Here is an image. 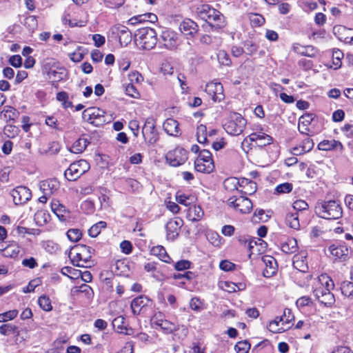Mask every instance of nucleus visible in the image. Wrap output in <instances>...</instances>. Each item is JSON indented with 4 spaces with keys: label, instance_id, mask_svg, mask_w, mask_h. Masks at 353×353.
Here are the masks:
<instances>
[{
    "label": "nucleus",
    "instance_id": "obj_61",
    "mask_svg": "<svg viewBox=\"0 0 353 353\" xmlns=\"http://www.w3.org/2000/svg\"><path fill=\"white\" fill-rule=\"evenodd\" d=\"M81 208L86 214H92L94 212V205L91 201H85L81 203Z\"/></svg>",
    "mask_w": 353,
    "mask_h": 353
},
{
    "label": "nucleus",
    "instance_id": "obj_62",
    "mask_svg": "<svg viewBox=\"0 0 353 353\" xmlns=\"http://www.w3.org/2000/svg\"><path fill=\"white\" fill-rule=\"evenodd\" d=\"M251 23L254 26H261L265 23V19L261 14H253L250 17Z\"/></svg>",
    "mask_w": 353,
    "mask_h": 353
},
{
    "label": "nucleus",
    "instance_id": "obj_52",
    "mask_svg": "<svg viewBox=\"0 0 353 353\" xmlns=\"http://www.w3.org/2000/svg\"><path fill=\"white\" fill-rule=\"evenodd\" d=\"M45 123L48 126L56 130L63 131L64 130V128L59 124L57 119L53 116H48L46 118Z\"/></svg>",
    "mask_w": 353,
    "mask_h": 353
},
{
    "label": "nucleus",
    "instance_id": "obj_57",
    "mask_svg": "<svg viewBox=\"0 0 353 353\" xmlns=\"http://www.w3.org/2000/svg\"><path fill=\"white\" fill-rule=\"evenodd\" d=\"M74 254L75 255L71 258L72 265L78 267H85L84 264H80L79 262L83 261L84 263V259L81 253L77 251H72L70 250V254Z\"/></svg>",
    "mask_w": 353,
    "mask_h": 353
},
{
    "label": "nucleus",
    "instance_id": "obj_26",
    "mask_svg": "<svg viewBox=\"0 0 353 353\" xmlns=\"http://www.w3.org/2000/svg\"><path fill=\"white\" fill-rule=\"evenodd\" d=\"M299 216V214L297 212L288 210L285 215V224L292 229L299 230L300 228Z\"/></svg>",
    "mask_w": 353,
    "mask_h": 353
},
{
    "label": "nucleus",
    "instance_id": "obj_13",
    "mask_svg": "<svg viewBox=\"0 0 353 353\" xmlns=\"http://www.w3.org/2000/svg\"><path fill=\"white\" fill-rule=\"evenodd\" d=\"M112 33L119 37L121 46H127L132 41V33L125 26L117 24L112 28Z\"/></svg>",
    "mask_w": 353,
    "mask_h": 353
},
{
    "label": "nucleus",
    "instance_id": "obj_3",
    "mask_svg": "<svg viewBox=\"0 0 353 353\" xmlns=\"http://www.w3.org/2000/svg\"><path fill=\"white\" fill-rule=\"evenodd\" d=\"M134 41L141 48L150 50L157 43V32L153 28L148 27L139 28L134 35Z\"/></svg>",
    "mask_w": 353,
    "mask_h": 353
},
{
    "label": "nucleus",
    "instance_id": "obj_21",
    "mask_svg": "<svg viewBox=\"0 0 353 353\" xmlns=\"http://www.w3.org/2000/svg\"><path fill=\"white\" fill-rule=\"evenodd\" d=\"M179 125V124L176 120L169 118L164 121L163 128L168 134L170 136L178 137L181 134Z\"/></svg>",
    "mask_w": 353,
    "mask_h": 353
},
{
    "label": "nucleus",
    "instance_id": "obj_58",
    "mask_svg": "<svg viewBox=\"0 0 353 353\" xmlns=\"http://www.w3.org/2000/svg\"><path fill=\"white\" fill-rule=\"evenodd\" d=\"M294 316L292 312V310L288 308H285L283 311V316H280L279 321H283V324H288L294 321Z\"/></svg>",
    "mask_w": 353,
    "mask_h": 353
},
{
    "label": "nucleus",
    "instance_id": "obj_20",
    "mask_svg": "<svg viewBox=\"0 0 353 353\" xmlns=\"http://www.w3.org/2000/svg\"><path fill=\"white\" fill-rule=\"evenodd\" d=\"M314 119V115L312 114H306L301 117L299 121L298 126L299 132L307 136L311 135L309 125L311 124Z\"/></svg>",
    "mask_w": 353,
    "mask_h": 353
},
{
    "label": "nucleus",
    "instance_id": "obj_1",
    "mask_svg": "<svg viewBox=\"0 0 353 353\" xmlns=\"http://www.w3.org/2000/svg\"><path fill=\"white\" fill-rule=\"evenodd\" d=\"M314 210L318 216L328 220L338 219L343 214L341 204L335 200L318 201Z\"/></svg>",
    "mask_w": 353,
    "mask_h": 353
},
{
    "label": "nucleus",
    "instance_id": "obj_36",
    "mask_svg": "<svg viewBox=\"0 0 353 353\" xmlns=\"http://www.w3.org/2000/svg\"><path fill=\"white\" fill-rule=\"evenodd\" d=\"M106 226H107L106 222L102 221L94 224L88 230L89 236L92 238L97 237L101 233V229L106 228Z\"/></svg>",
    "mask_w": 353,
    "mask_h": 353
},
{
    "label": "nucleus",
    "instance_id": "obj_46",
    "mask_svg": "<svg viewBox=\"0 0 353 353\" xmlns=\"http://www.w3.org/2000/svg\"><path fill=\"white\" fill-rule=\"evenodd\" d=\"M266 134L264 132H253L250 134L249 136L245 137L241 143L242 146H243L245 143H248L249 141L256 143L260 139H262Z\"/></svg>",
    "mask_w": 353,
    "mask_h": 353
},
{
    "label": "nucleus",
    "instance_id": "obj_12",
    "mask_svg": "<svg viewBox=\"0 0 353 353\" xmlns=\"http://www.w3.org/2000/svg\"><path fill=\"white\" fill-rule=\"evenodd\" d=\"M183 225V221L179 217L170 219L165 225L166 237L169 241L175 240L179 236V231Z\"/></svg>",
    "mask_w": 353,
    "mask_h": 353
},
{
    "label": "nucleus",
    "instance_id": "obj_25",
    "mask_svg": "<svg viewBox=\"0 0 353 353\" xmlns=\"http://www.w3.org/2000/svg\"><path fill=\"white\" fill-rule=\"evenodd\" d=\"M21 332L22 331L19 330L17 325L12 323H6L0 326V334L1 335L10 336L11 334H14L16 341L19 340V337L20 336Z\"/></svg>",
    "mask_w": 353,
    "mask_h": 353
},
{
    "label": "nucleus",
    "instance_id": "obj_44",
    "mask_svg": "<svg viewBox=\"0 0 353 353\" xmlns=\"http://www.w3.org/2000/svg\"><path fill=\"white\" fill-rule=\"evenodd\" d=\"M207 128L204 125H200L197 127V141L200 143H205L208 141L207 139Z\"/></svg>",
    "mask_w": 353,
    "mask_h": 353
},
{
    "label": "nucleus",
    "instance_id": "obj_47",
    "mask_svg": "<svg viewBox=\"0 0 353 353\" xmlns=\"http://www.w3.org/2000/svg\"><path fill=\"white\" fill-rule=\"evenodd\" d=\"M17 310H12L0 314V323H4L15 319L18 315Z\"/></svg>",
    "mask_w": 353,
    "mask_h": 353
},
{
    "label": "nucleus",
    "instance_id": "obj_43",
    "mask_svg": "<svg viewBox=\"0 0 353 353\" xmlns=\"http://www.w3.org/2000/svg\"><path fill=\"white\" fill-rule=\"evenodd\" d=\"M51 209L59 217H63V213L66 212L65 207L61 204L59 201H54L51 203Z\"/></svg>",
    "mask_w": 353,
    "mask_h": 353
},
{
    "label": "nucleus",
    "instance_id": "obj_60",
    "mask_svg": "<svg viewBox=\"0 0 353 353\" xmlns=\"http://www.w3.org/2000/svg\"><path fill=\"white\" fill-rule=\"evenodd\" d=\"M196 159H201L203 162L213 163L211 152L208 150H202L200 151L199 157Z\"/></svg>",
    "mask_w": 353,
    "mask_h": 353
},
{
    "label": "nucleus",
    "instance_id": "obj_35",
    "mask_svg": "<svg viewBox=\"0 0 353 353\" xmlns=\"http://www.w3.org/2000/svg\"><path fill=\"white\" fill-rule=\"evenodd\" d=\"M23 24L30 32H34L38 27L37 17L32 15L26 17L24 19Z\"/></svg>",
    "mask_w": 353,
    "mask_h": 353
},
{
    "label": "nucleus",
    "instance_id": "obj_33",
    "mask_svg": "<svg viewBox=\"0 0 353 353\" xmlns=\"http://www.w3.org/2000/svg\"><path fill=\"white\" fill-rule=\"evenodd\" d=\"M89 141L85 138H79L77 139L72 146L71 152L75 154L83 152L89 145Z\"/></svg>",
    "mask_w": 353,
    "mask_h": 353
},
{
    "label": "nucleus",
    "instance_id": "obj_15",
    "mask_svg": "<svg viewBox=\"0 0 353 353\" xmlns=\"http://www.w3.org/2000/svg\"><path fill=\"white\" fill-rule=\"evenodd\" d=\"M205 91L214 102H220L224 99L223 88L221 83L210 82L208 83Z\"/></svg>",
    "mask_w": 353,
    "mask_h": 353
},
{
    "label": "nucleus",
    "instance_id": "obj_32",
    "mask_svg": "<svg viewBox=\"0 0 353 353\" xmlns=\"http://www.w3.org/2000/svg\"><path fill=\"white\" fill-rule=\"evenodd\" d=\"M239 183V180L237 178L230 177L223 181V186L228 192H234L235 194H240V192L238 190Z\"/></svg>",
    "mask_w": 353,
    "mask_h": 353
},
{
    "label": "nucleus",
    "instance_id": "obj_14",
    "mask_svg": "<svg viewBox=\"0 0 353 353\" xmlns=\"http://www.w3.org/2000/svg\"><path fill=\"white\" fill-rule=\"evenodd\" d=\"M328 250L336 260L346 261L350 258L349 250L344 243H333L330 245Z\"/></svg>",
    "mask_w": 353,
    "mask_h": 353
},
{
    "label": "nucleus",
    "instance_id": "obj_16",
    "mask_svg": "<svg viewBox=\"0 0 353 353\" xmlns=\"http://www.w3.org/2000/svg\"><path fill=\"white\" fill-rule=\"evenodd\" d=\"M314 294L319 303L325 306H331L335 302L334 294L331 292L327 291V290H324L321 287L316 288L314 290Z\"/></svg>",
    "mask_w": 353,
    "mask_h": 353
},
{
    "label": "nucleus",
    "instance_id": "obj_54",
    "mask_svg": "<svg viewBox=\"0 0 353 353\" xmlns=\"http://www.w3.org/2000/svg\"><path fill=\"white\" fill-rule=\"evenodd\" d=\"M194 277H195L194 273H193L192 272H190V271L185 272L183 274L182 273L174 274L173 276V278L174 279L183 280L181 282V283H183V284L185 283V281H184L185 280L190 281V280L193 279Z\"/></svg>",
    "mask_w": 353,
    "mask_h": 353
},
{
    "label": "nucleus",
    "instance_id": "obj_48",
    "mask_svg": "<svg viewBox=\"0 0 353 353\" xmlns=\"http://www.w3.org/2000/svg\"><path fill=\"white\" fill-rule=\"evenodd\" d=\"M189 216H192V218L191 219L192 221H198L203 216V211L201 207L194 205L193 208L190 209Z\"/></svg>",
    "mask_w": 353,
    "mask_h": 353
},
{
    "label": "nucleus",
    "instance_id": "obj_24",
    "mask_svg": "<svg viewBox=\"0 0 353 353\" xmlns=\"http://www.w3.org/2000/svg\"><path fill=\"white\" fill-rule=\"evenodd\" d=\"M318 148L320 150H338L340 151L343 150V144L336 140H323L321 141L318 145Z\"/></svg>",
    "mask_w": 353,
    "mask_h": 353
},
{
    "label": "nucleus",
    "instance_id": "obj_22",
    "mask_svg": "<svg viewBox=\"0 0 353 353\" xmlns=\"http://www.w3.org/2000/svg\"><path fill=\"white\" fill-rule=\"evenodd\" d=\"M59 187V183L56 179H48L41 182L40 189L44 194H52Z\"/></svg>",
    "mask_w": 353,
    "mask_h": 353
},
{
    "label": "nucleus",
    "instance_id": "obj_29",
    "mask_svg": "<svg viewBox=\"0 0 353 353\" xmlns=\"http://www.w3.org/2000/svg\"><path fill=\"white\" fill-rule=\"evenodd\" d=\"M305 258V252L295 254L293 256V266L301 272H305L307 268V264L303 259Z\"/></svg>",
    "mask_w": 353,
    "mask_h": 353
},
{
    "label": "nucleus",
    "instance_id": "obj_6",
    "mask_svg": "<svg viewBox=\"0 0 353 353\" xmlns=\"http://www.w3.org/2000/svg\"><path fill=\"white\" fill-rule=\"evenodd\" d=\"M230 207L243 214L249 213L252 209V203L248 198L240 194H234L228 199Z\"/></svg>",
    "mask_w": 353,
    "mask_h": 353
},
{
    "label": "nucleus",
    "instance_id": "obj_5",
    "mask_svg": "<svg viewBox=\"0 0 353 353\" xmlns=\"http://www.w3.org/2000/svg\"><path fill=\"white\" fill-rule=\"evenodd\" d=\"M89 169L90 165L88 161L81 159L71 163L69 168L64 172V176L68 181H74Z\"/></svg>",
    "mask_w": 353,
    "mask_h": 353
},
{
    "label": "nucleus",
    "instance_id": "obj_19",
    "mask_svg": "<svg viewBox=\"0 0 353 353\" xmlns=\"http://www.w3.org/2000/svg\"><path fill=\"white\" fill-rule=\"evenodd\" d=\"M334 32L335 34H339L338 36L339 40L345 43L353 44V30L340 26L334 28Z\"/></svg>",
    "mask_w": 353,
    "mask_h": 353
},
{
    "label": "nucleus",
    "instance_id": "obj_41",
    "mask_svg": "<svg viewBox=\"0 0 353 353\" xmlns=\"http://www.w3.org/2000/svg\"><path fill=\"white\" fill-rule=\"evenodd\" d=\"M319 282L323 285L322 288L330 292L334 288V284L330 277L326 274H322L319 278Z\"/></svg>",
    "mask_w": 353,
    "mask_h": 353
},
{
    "label": "nucleus",
    "instance_id": "obj_45",
    "mask_svg": "<svg viewBox=\"0 0 353 353\" xmlns=\"http://www.w3.org/2000/svg\"><path fill=\"white\" fill-rule=\"evenodd\" d=\"M341 293L347 297L353 296V283L350 281H343L341 285Z\"/></svg>",
    "mask_w": 353,
    "mask_h": 353
},
{
    "label": "nucleus",
    "instance_id": "obj_50",
    "mask_svg": "<svg viewBox=\"0 0 353 353\" xmlns=\"http://www.w3.org/2000/svg\"><path fill=\"white\" fill-rule=\"evenodd\" d=\"M49 216V214L46 211L38 210L34 214V220L37 224L42 225L48 221Z\"/></svg>",
    "mask_w": 353,
    "mask_h": 353
},
{
    "label": "nucleus",
    "instance_id": "obj_23",
    "mask_svg": "<svg viewBox=\"0 0 353 353\" xmlns=\"http://www.w3.org/2000/svg\"><path fill=\"white\" fill-rule=\"evenodd\" d=\"M179 29L185 34L194 36L198 31V25L190 19H186L180 23Z\"/></svg>",
    "mask_w": 353,
    "mask_h": 353
},
{
    "label": "nucleus",
    "instance_id": "obj_59",
    "mask_svg": "<svg viewBox=\"0 0 353 353\" xmlns=\"http://www.w3.org/2000/svg\"><path fill=\"white\" fill-rule=\"evenodd\" d=\"M293 185L290 183H284L276 187V192L278 194L289 193L292 190Z\"/></svg>",
    "mask_w": 353,
    "mask_h": 353
},
{
    "label": "nucleus",
    "instance_id": "obj_64",
    "mask_svg": "<svg viewBox=\"0 0 353 353\" xmlns=\"http://www.w3.org/2000/svg\"><path fill=\"white\" fill-rule=\"evenodd\" d=\"M124 323H125V318L122 316H119L113 319L112 325L114 327H117L119 332H121L123 331V330L125 328Z\"/></svg>",
    "mask_w": 353,
    "mask_h": 353
},
{
    "label": "nucleus",
    "instance_id": "obj_37",
    "mask_svg": "<svg viewBox=\"0 0 353 353\" xmlns=\"http://www.w3.org/2000/svg\"><path fill=\"white\" fill-rule=\"evenodd\" d=\"M344 54L339 49H334L332 52V65L334 69L337 70L341 67V59L343 58Z\"/></svg>",
    "mask_w": 353,
    "mask_h": 353
},
{
    "label": "nucleus",
    "instance_id": "obj_2",
    "mask_svg": "<svg viewBox=\"0 0 353 353\" xmlns=\"http://www.w3.org/2000/svg\"><path fill=\"white\" fill-rule=\"evenodd\" d=\"M197 15L208 22L212 27L221 28L224 26L223 14L208 4H202L196 8Z\"/></svg>",
    "mask_w": 353,
    "mask_h": 353
},
{
    "label": "nucleus",
    "instance_id": "obj_42",
    "mask_svg": "<svg viewBox=\"0 0 353 353\" xmlns=\"http://www.w3.org/2000/svg\"><path fill=\"white\" fill-rule=\"evenodd\" d=\"M259 48V45L252 40H246L243 43V49L248 55L254 54Z\"/></svg>",
    "mask_w": 353,
    "mask_h": 353
},
{
    "label": "nucleus",
    "instance_id": "obj_8",
    "mask_svg": "<svg viewBox=\"0 0 353 353\" xmlns=\"http://www.w3.org/2000/svg\"><path fill=\"white\" fill-rule=\"evenodd\" d=\"M142 134L148 145L154 144L159 139L158 132L155 128V121L153 118H148L142 128Z\"/></svg>",
    "mask_w": 353,
    "mask_h": 353
},
{
    "label": "nucleus",
    "instance_id": "obj_39",
    "mask_svg": "<svg viewBox=\"0 0 353 353\" xmlns=\"http://www.w3.org/2000/svg\"><path fill=\"white\" fill-rule=\"evenodd\" d=\"M309 205L304 200H296L292 204V211L294 212L303 213L308 210Z\"/></svg>",
    "mask_w": 353,
    "mask_h": 353
},
{
    "label": "nucleus",
    "instance_id": "obj_38",
    "mask_svg": "<svg viewBox=\"0 0 353 353\" xmlns=\"http://www.w3.org/2000/svg\"><path fill=\"white\" fill-rule=\"evenodd\" d=\"M158 327H159L165 334H170L178 330L177 326L174 323L165 319L161 321Z\"/></svg>",
    "mask_w": 353,
    "mask_h": 353
},
{
    "label": "nucleus",
    "instance_id": "obj_30",
    "mask_svg": "<svg viewBox=\"0 0 353 353\" xmlns=\"http://www.w3.org/2000/svg\"><path fill=\"white\" fill-rule=\"evenodd\" d=\"M151 252L154 255L157 256L159 259L163 262L170 263L172 261L165 249L161 245L153 247L151 250Z\"/></svg>",
    "mask_w": 353,
    "mask_h": 353
},
{
    "label": "nucleus",
    "instance_id": "obj_51",
    "mask_svg": "<svg viewBox=\"0 0 353 353\" xmlns=\"http://www.w3.org/2000/svg\"><path fill=\"white\" fill-rule=\"evenodd\" d=\"M38 303L41 308L46 312H49L52 309L51 301L49 297L43 295L39 298Z\"/></svg>",
    "mask_w": 353,
    "mask_h": 353
},
{
    "label": "nucleus",
    "instance_id": "obj_55",
    "mask_svg": "<svg viewBox=\"0 0 353 353\" xmlns=\"http://www.w3.org/2000/svg\"><path fill=\"white\" fill-rule=\"evenodd\" d=\"M220 287L225 291L232 293L236 292L238 290H240V288L234 283L230 281H223L221 283Z\"/></svg>",
    "mask_w": 353,
    "mask_h": 353
},
{
    "label": "nucleus",
    "instance_id": "obj_31",
    "mask_svg": "<svg viewBox=\"0 0 353 353\" xmlns=\"http://www.w3.org/2000/svg\"><path fill=\"white\" fill-rule=\"evenodd\" d=\"M297 249V241L294 238L288 239L281 245V250L288 254L296 252Z\"/></svg>",
    "mask_w": 353,
    "mask_h": 353
},
{
    "label": "nucleus",
    "instance_id": "obj_7",
    "mask_svg": "<svg viewBox=\"0 0 353 353\" xmlns=\"http://www.w3.org/2000/svg\"><path fill=\"white\" fill-rule=\"evenodd\" d=\"M105 112L96 107H90L83 110L82 117L90 123L97 125H101L105 122Z\"/></svg>",
    "mask_w": 353,
    "mask_h": 353
},
{
    "label": "nucleus",
    "instance_id": "obj_9",
    "mask_svg": "<svg viewBox=\"0 0 353 353\" xmlns=\"http://www.w3.org/2000/svg\"><path fill=\"white\" fill-rule=\"evenodd\" d=\"M166 161L171 166L177 167L185 163L188 159V152L181 148L169 151L165 155Z\"/></svg>",
    "mask_w": 353,
    "mask_h": 353
},
{
    "label": "nucleus",
    "instance_id": "obj_53",
    "mask_svg": "<svg viewBox=\"0 0 353 353\" xmlns=\"http://www.w3.org/2000/svg\"><path fill=\"white\" fill-rule=\"evenodd\" d=\"M67 236L70 241L72 242H77L81 239L82 236V232L79 229H70L67 233Z\"/></svg>",
    "mask_w": 353,
    "mask_h": 353
},
{
    "label": "nucleus",
    "instance_id": "obj_11",
    "mask_svg": "<svg viewBox=\"0 0 353 353\" xmlns=\"http://www.w3.org/2000/svg\"><path fill=\"white\" fill-rule=\"evenodd\" d=\"M152 303V301L146 296L141 295L132 301L130 307L133 314L139 315L145 312L148 307H151Z\"/></svg>",
    "mask_w": 353,
    "mask_h": 353
},
{
    "label": "nucleus",
    "instance_id": "obj_34",
    "mask_svg": "<svg viewBox=\"0 0 353 353\" xmlns=\"http://www.w3.org/2000/svg\"><path fill=\"white\" fill-rule=\"evenodd\" d=\"M294 48L296 52L305 57H315L318 54V50L312 46L294 47Z\"/></svg>",
    "mask_w": 353,
    "mask_h": 353
},
{
    "label": "nucleus",
    "instance_id": "obj_63",
    "mask_svg": "<svg viewBox=\"0 0 353 353\" xmlns=\"http://www.w3.org/2000/svg\"><path fill=\"white\" fill-rule=\"evenodd\" d=\"M125 93L128 96L137 99L139 97V93L135 86L132 83H128L125 87Z\"/></svg>",
    "mask_w": 353,
    "mask_h": 353
},
{
    "label": "nucleus",
    "instance_id": "obj_40",
    "mask_svg": "<svg viewBox=\"0 0 353 353\" xmlns=\"http://www.w3.org/2000/svg\"><path fill=\"white\" fill-rule=\"evenodd\" d=\"M85 50L81 47L78 46L76 50L69 54V57L74 62H80L84 57Z\"/></svg>",
    "mask_w": 353,
    "mask_h": 353
},
{
    "label": "nucleus",
    "instance_id": "obj_17",
    "mask_svg": "<svg viewBox=\"0 0 353 353\" xmlns=\"http://www.w3.org/2000/svg\"><path fill=\"white\" fill-rule=\"evenodd\" d=\"M161 37L164 46L168 49H174L179 43L177 33L172 30L163 31Z\"/></svg>",
    "mask_w": 353,
    "mask_h": 353
},
{
    "label": "nucleus",
    "instance_id": "obj_4",
    "mask_svg": "<svg viewBox=\"0 0 353 353\" xmlns=\"http://www.w3.org/2000/svg\"><path fill=\"white\" fill-rule=\"evenodd\" d=\"M246 124V119L241 114L231 112L223 128L228 134L238 136L243 132Z\"/></svg>",
    "mask_w": 353,
    "mask_h": 353
},
{
    "label": "nucleus",
    "instance_id": "obj_10",
    "mask_svg": "<svg viewBox=\"0 0 353 353\" xmlns=\"http://www.w3.org/2000/svg\"><path fill=\"white\" fill-rule=\"evenodd\" d=\"M10 194L15 205H23L32 198L30 190L23 185H19L12 189Z\"/></svg>",
    "mask_w": 353,
    "mask_h": 353
},
{
    "label": "nucleus",
    "instance_id": "obj_18",
    "mask_svg": "<svg viewBox=\"0 0 353 353\" xmlns=\"http://www.w3.org/2000/svg\"><path fill=\"white\" fill-rule=\"evenodd\" d=\"M262 261L265 265L263 270V275L266 278H270L277 272V263L276 259L270 255H265L262 257Z\"/></svg>",
    "mask_w": 353,
    "mask_h": 353
},
{
    "label": "nucleus",
    "instance_id": "obj_56",
    "mask_svg": "<svg viewBox=\"0 0 353 353\" xmlns=\"http://www.w3.org/2000/svg\"><path fill=\"white\" fill-rule=\"evenodd\" d=\"M234 349L237 353H248L250 349V344L247 341H239L236 344Z\"/></svg>",
    "mask_w": 353,
    "mask_h": 353
},
{
    "label": "nucleus",
    "instance_id": "obj_28",
    "mask_svg": "<svg viewBox=\"0 0 353 353\" xmlns=\"http://www.w3.org/2000/svg\"><path fill=\"white\" fill-rule=\"evenodd\" d=\"M194 168L197 172L203 173H210L212 172L214 165V163L203 162L201 159H196L194 161Z\"/></svg>",
    "mask_w": 353,
    "mask_h": 353
},
{
    "label": "nucleus",
    "instance_id": "obj_27",
    "mask_svg": "<svg viewBox=\"0 0 353 353\" xmlns=\"http://www.w3.org/2000/svg\"><path fill=\"white\" fill-rule=\"evenodd\" d=\"M71 250L81 253L84 259V263H87L92 257V253L94 249L83 244H77L72 247Z\"/></svg>",
    "mask_w": 353,
    "mask_h": 353
},
{
    "label": "nucleus",
    "instance_id": "obj_49",
    "mask_svg": "<svg viewBox=\"0 0 353 353\" xmlns=\"http://www.w3.org/2000/svg\"><path fill=\"white\" fill-rule=\"evenodd\" d=\"M217 59L220 64L223 65L229 66L231 65L232 61L229 57V55L227 54V52L224 50H219L216 54Z\"/></svg>",
    "mask_w": 353,
    "mask_h": 353
}]
</instances>
